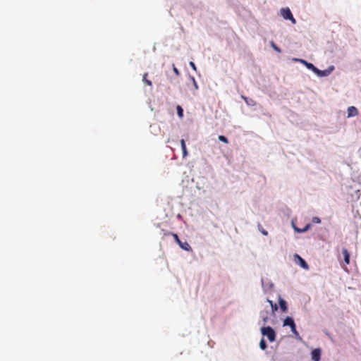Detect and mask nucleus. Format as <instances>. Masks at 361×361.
Instances as JSON below:
<instances>
[{"instance_id":"obj_6","label":"nucleus","mask_w":361,"mask_h":361,"mask_svg":"<svg viewBox=\"0 0 361 361\" xmlns=\"http://www.w3.org/2000/svg\"><path fill=\"white\" fill-rule=\"evenodd\" d=\"M294 261L295 264H299L302 269H307L308 265L307 262L298 254L294 255Z\"/></svg>"},{"instance_id":"obj_10","label":"nucleus","mask_w":361,"mask_h":361,"mask_svg":"<svg viewBox=\"0 0 361 361\" xmlns=\"http://www.w3.org/2000/svg\"><path fill=\"white\" fill-rule=\"evenodd\" d=\"M342 254L343 255L344 262L346 264H349V262H350V254H349L348 251L345 248H343L342 250Z\"/></svg>"},{"instance_id":"obj_5","label":"nucleus","mask_w":361,"mask_h":361,"mask_svg":"<svg viewBox=\"0 0 361 361\" xmlns=\"http://www.w3.org/2000/svg\"><path fill=\"white\" fill-rule=\"evenodd\" d=\"M173 236L174 238L175 241L179 245V246L185 251H191L192 248L189 243L186 241L182 242L179 238L178 235L176 233H173Z\"/></svg>"},{"instance_id":"obj_19","label":"nucleus","mask_w":361,"mask_h":361,"mask_svg":"<svg viewBox=\"0 0 361 361\" xmlns=\"http://www.w3.org/2000/svg\"><path fill=\"white\" fill-rule=\"evenodd\" d=\"M259 230L261 231V233L264 235H268V232L267 231H265L261 225H259Z\"/></svg>"},{"instance_id":"obj_4","label":"nucleus","mask_w":361,"mask_h":361,"mask_svg":"<svg viewBox=\"0 0 361 361\" xmlns=\"http://www.w3.org/2000/svg\"><path fill=\"white\" fill-rule=\"evenodd\" d=\"M283 326H289L290 327L291 331L295 335H298V332L296 329L295 324L294 322V320L292 317H287L283 320Z\"/></svg>"},{"instance_id":"obj_1","label":"nucleus","mask_w":361,"mask_h":361,"mask_svg":"<svg viewBox=\"0 0 361 361\" xmlns=\"http://www.w3.org/2000/svg\"><path fill=\"white\" fill-rule=\"evenodd\" d=\"M299 61L301 63H302L303 64H305V66L308 69L312 71L314 73H316L319 77H324V76L328 75L330 73V71H329V70H324V71L319 70L312 63H308V62H307L306 61H305L303 59H300Z\"/></svg>"},{"instance_id":"obj_18","label":"nucleus","mask_w":361,"mask_h":361,"mask_svg":"<svg viewBox=\"0 0 361 361\" xmlns=\"http://www.w3.org/2000/svg\"><path fill=\"white\" fill-rule=\"evenodd\" d=\"M219 140L226 144L228 143V140L227 137H226L224 135H219L218 137Z\"/></svg>"},{"instance_id":"obj_3","label":"nucleus","mask_w":361,"mask_h":361,"mask_svg":"<svg viewBox=\"0 0 361 361\" xmlns=\"http://www.w3.org/2000/svg\"><path fill=\"white\" fill-rule=\"evenodd\" d=\"M281 14L286 20H290L293 24L296 23L295 19L293 18V14L289 8H283L281 9Z\"/></svg>"},{"instance_id":"obj_23","label":"nucleus","mask_w":361,"mask_h":361,"mask_svg":"<svg viewBox=\"0 0 361 361\" xmlns=\"http://www.w3.org/2000/svg\"><path fill=\"white\" fill-rule=\"evenodd\" d=\"M192 82H193V85H194V87L195 88V90H197L198 89V85L195 80V78L193 77H192Z\"/></svg>"},{"instance_id":"obj_21","label":"nucleus","mask_w":361,"mask_h":361,"mask_svg":"<svg viewBox=\"0 0 361 361\" xmlns=\"http://www.w3.org/2000/svg\"><path fill=\"white\" fill-rule=\"evenodd\" d=\"M173 71L176 75H180V72H179L178 69L174 65H173Z\"/></svg>"},{"instance_id":"obj_2","label":"nucleus","mask_w":361,"mask_h":361,"mask_svg":"<svg viewBox=\"0 0 361 361\" xmlns=\"http://www.w3.org/2000/svg\"><path fill=\"white\" fill-rule=\"evenodd\" d=\"M260 331L262 336L267 337L270 342H274L276 340V332L271 326H263Z\"/></svg>"},{"instance_id":"obj_8","label":"nucleus","mask_w":361,"mask_h":361,"mask_svg":"<svg viewBox=\"0 0 361 361\" xmlns=\"http://www.w3.org/2000/svg\"><path fill=\"white\" fill-rule=\"evenodd\" d=\"M347 111H348V117H354L358 114V110L354 106H349L348 108Z\"/></svg>"},{"instance_id":"obj_7","label":"nucleus","mask_w":361,"mask_h":361,"mask_svg":"<svg viewBox=\"0 0 361 361\" xmlns=\"http://www.w3.org/2000/svg\"><path fill=\"white\" fill-rule=\"evenodd\" d=\"M311 358L313 361H319L321 358V350L319 348L314 349L311 353Z\"/></svg>"},{"instance_id":"obj_13","label":"nucleus","mask_w":361,"mask_h":361,"mask_svg":"<svg viewBox=\"0 0 361 361\" xmlns=\"http://www.w3.org/2000/svg\"><path fill=\"white\" fill-rule=\"evenodd\" d=\"M267 302L270 304L272 312H275L278 310V306L276 303L273 302L272 300H267Z\"/></svg>"},{"instance_id":"obj_20","label":"nucleus","mask_w":361,"mask_h":361,"mask_svg":"<svg viewBox=\"0 0 361 361\" xmlns=\"http://www.w3.org/2000/svg\"><path fill=\"white\" fill-rule=\"evenodd\" d=\"M312 222L314 224H319L321 222V220L319 217L315 216L312 218Z\"/></svg>"},{"instance_id":"obj_16","label":"nucleus","mask_w":361,"mask_h":361,"mask_svg":"<svg viewBox=\"0 0 361 361\" xmlns=\"http://www.w3.org/2000/svg\"><path fill=\"white\" fill-rule=\"evenodd\" d=\"M259 347L262 350H264L267 349V344L264 339L262 338L259 342Z\"/></svg>"},{"instance_id":"obj_25","label":"nucleus","mask_w":361,"mask_h":361,"mask_svg":"<svg viewBox=\"0 0 361 361\" xmlns=\"http://www.w3.org/2000/svg\"><path fill=\"white\" fill-rule=\"evenodd\" d=\"M244 100L245 101V102L247 103V98L246 97H243Z\"/></svg>"},{"instance_id":"obj_24","label":"nucleus","mask_w":361,"mask_h":361,"mask_svg":"<svg viewBox=\"0 0 361 361\" xmlns=\"http://www.w3.org/2000/svg\"><path fill=\"white\" fill-rule=\"evenodd\" d=\"M263 321L264 323H266L267 322V317H263Z\"/></svg>"},{"instance_id":"obj_22","label":"nucleus","mask_w":361,"mask_h":361,"mask_svg":"<svg viewBox=\"0 0 361 361\" xmlns=\"http://www.w3.org/2000/svg\"><path fill=\"white\" fill-rule=\"evenodd\" d=\"M190 67H191L193 70H195V71H196V70H197L196 66H195V63H194V62L190 61Z\"/></svg>"},{"instance_id":"obj_9","label":"nucleus","mask_w":361,"mask_h":361,"mask_svg":"<svg viewBox=\"0 0 361 361\" xmlns=\"http://www.w3.org/2000/svg\"><path fill=\"white\" fill-rule=\"evenodd\" d=\"M279 307L283 312H286L287 311V304L286 302L281 298V296L279 297Z\"/></svg>"},{"instance_id":"obj_15","label":"nucleus","mask_w":361,"mask_h":361,"mask_svg":"<svg viewBox=\"0 0 361 361\" xmlns=\"http://www.w3.org/2000/svg\"><path fill=\"white\" fill-rule=\"evenodd\" d=\"M270 45L276 51H277L279 53L281 52V49L278 46H276V44L273 41L270 42Z\"/></svg>"},{"instance_id":"obj_14","label":"nucleus","mask_w":361,"mask_h":361,"mask_svg":"<svg viewBox=\"0 0 361 361\" xmlns=\"http://www.w3.org/2000/svg\"><path fill=\"white\" fill-rule=\"evenodd\" d=\"M176 110H177L178 116L180 118H183V108L180 106L178 105L177 107H176Z\"/></svg>"},{"instance_id":"obj_11","label":"nucleus","mask_w":361,"mask_h":361,"mask_svg":"<svg viewBox=\"0 0 361 361\" xmlns=\"http://www.w3.org/2000/svg\"><path fill=\"white\" fill-rule=\"evenodd\" d=\"M180 145H181V148H182V151H183V157H186L188 156V152H187V149H186L185 142L183 139L180 140Z\"/></svg>"},{"instance_id":"obj_17","label":"nucleus","mask_w":361,"mask_h":361,"mask_svg":"<svg viewBox=\"0 0 361 361\" xmlns=\"http://www.w3.org/2000/svg\"><path fill=\"white\" fill-rule=\"evenodd\" d=\"M147 73H145L144 75H143V81L147 85H148L149 86H152V82L147 79Z\"/></svg>"},{"instance_id":"obj_12","label":"nucleus","mask_w":361,"mask_h":361,"mask_svg":"<svg viewBox=\"0 0 361 361\" xmlns=\"http://www.w3.org/2000/svg\"><path fill=\"white\" fill-rule=\"evenodd\" d=\"M310 227V224H307L303 228H299L298 227L293 226L294 230L298 233H304L307 231Z\"/></svg>"}]
</instances>
